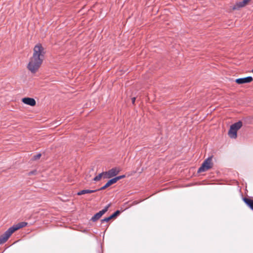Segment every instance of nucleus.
Wrapping results in <instances>:
<instances>
[{
	"label": "nucleus",
	"instance_id": "nucleus-3",
	"mask_svg": "<svg viewBox=\"0 0 253 253\" xmlns=\"http://www.w3.org/2000/svg\"><path fill=\"white\" fill-rule=\"evenodd\" d=\"M212 158L209 157L204 161L201 167L199 169L198 172H202L208 170L212 167Z\"/></svg>",
	"mask_w": 253,
	"mask_h": 253
},
{
	"label": "nucleus",
	"instance_id": "nucleus-11",
	"mask_svg": "<svg viewBox=\"0 0 253 253\" xmlns=\"http://www.w3.org/2000/svg\"><path fill=\"white\" fill-rule=\"evenodd\" d=\"M98 191L97 189L96 190H83L77 193V195L80 196L85 194H89L94 193L95 192Z\"/></svg>",
	"mask_w": 253,
	"mask_h": 253
},
{
	"label": "nucleus",
	"instance_id": "nucleus-18",
	"mask_svg": "<svg viewBox=\"0 0 253 253\" xmlns=\"http://www.w3.org/2000/svg\"><path fill=\"white\" fill-rule=\"evenodd\" d=\"M41 157V154H38L35 156H34L33 157V159L35 160H38L40 158V157Z\"/></svg>",
	"mask_w": 253,
	"mask_h": 253
},
{
	"label": "nucleus",
	"instance_id": "nucleus-7",
	"mask_svg": "<svg viewBox=\"0 0 253 253\" xmlns=\"http://www.w3.org/2000/svg\"><path fill=\"white\" fill-rule=\"evenodd\" d=\"M253 81L252 77H247L243 78L237 79L235 80L236 83L238 84H243L251 83Z\"/></svg>",
	"mask_w": 253,
	"mask_h": 253
},
{
	"label": "nucleus",
	"instance_id": "nucleus-8",
	"mask_svg": "<svg viewBox=\"0 0 253 253\" xmlns=\"http://www.w3.org/2000/svg\"><path fill=\"white\" fill-rule=\"evenodd\" d=\"M22 102L27 105L34 106L36 105V101L34 99L29 97H25L22 99Z\"/></svg>",
	"mask_w": 253,
	"mask_h": 253
},
{
	"label": "nucleus",
	"instance_id": "nucleus-12",
	"mask_svg": "<svg viewBox=\"0 0 253 253\" xmlns=\"http://www.w3.org/2000/svg\"><path fill=\"white\" fill-rule=\"evenodd\" d=\"M245 203L252 210H253V200L247 198H244L243 199Z\"/></svg>",
	"mask_w": 253,
	"mask_h": 253
},
{
	"label": "nucleus",
	"instance_id": "nucleus-5",
	"mask_svg": "<svg viewBox=\"0 0 253 253\" xmlns=\"http://www.w3.org/2000/svg\"><path fill=\"white\" fill-rule=\"evenodd\" d=\"M13 233V232L10 228L6 231L0 237V245L5 243Z\"/></svg>",
	"mask_w": 253,
	"mask_h": 253
},
{
	"label": "nucleus",
	"instance_id": "nucleus-9",
	"mask_svg": "<svg viewBox=\"0 0 253 253\" xmlns=\"http://www.w3.org/2000/svg\"><path fill=\"white\" fill-rule=\"evenodd\" d=\"M26 225V222H22L19 223L17 224L14 225L13 226L11 227L10 228L12 231L14 232L15 231L19 229L20 228L25 227Z\"/></svg>",
	"mask_w": 253,
	"mask_h": 253
},
{
	"label": "nucleus",
	"instance_id": "nucleus-6",
	"mask_svg": "<svg viewBox=\"0 0 253 253\" xmlns=\"http://www.w3.org/2000/svg\"><path fill=\"white\" fill-rule=\"evenodd\" d=\"M120 171V169L117 168H113L105 172L104 178H110L116 176Z\"/></svg>",
	"mask_w": 253,
	"mask_h": 253
},
{
	"label": "nucleus",
	"instance_id": "nucleus-15",
	"mask_svg": "<svg viewBox=\"0 0 253 253\" xmlns=\"http://www.w3.org/2000/svg\"><path fill=\"white\" fill-rule=\"evenodd\" d=\"M105 173V172H102L99 174L98 175H97L93 178V180L96 181L100 180L103 176L104 177Z\"/></svg>",
	"mask_w": 253,
	"mask_h": 253
},
{
	"label": "nucleus",
	"instance_id": "nucleus-10",
	"mask_svg": "<svg viewBox=\"0 0 253 253\" xmlns=\"http://www.w3.org/2000/svg\"><path fill=\"white\" fill-rule=\"evenodd\" d=\"M115 180H114L113 178L109 180L106 184L104 186H103V187H101L100 188L97 189V191H100V190H103L106 188H107V187H108L109 186H110V185H111L112 184H114L115 183Z\"/></svg>",
	"mask_w": 253,
	"mask_h": 253
},
{
	"label": "nucleus",
	"instance_id": "nucleus-2",
	"mask_svg": "<svg viewBox=\"0 0 253 253\" xmlns=\"http://www.w3.org/2000/svg\"><path fill=\"white\" fill-rule=\"evenodd\" d=\"M243 124L241 121H239L232 125L228 131V134L231 138L235 139L237 137V131L241 128Z\"/></svg>",
	"mask_w": 253,
	"mask_h": 253
},
{
	"label": "nucleus",
	"instance_id": "nucleus-13",
	"mask_svg": "<svg viewBox=\"0 0 253 253\" xmlns=\"http://www.w3.org/2000/svg\"><path fill=\"white\" fill-rule=\"evenodd\" d=\"M251 0H243L242 1L238 2L236 6L238 7H242L246 5Z\"/></svg>",
	"mask_w": 253,
	"mask_h": 253
},
{
	"label": "nucleus",
	"instance_id": "nucleus-20",
	"mask_svg": "<svg viewBox=\"0 0 253 253\" xmlns=\"http://www.w3.org/2000/svg\"><path fill=\"white\" fill-rule=\"evenodd\" d=\"M135 100V97H133V98H132V102L133 104L134 103Z\"/></svg>",
	"mask_w": 253,
	"mask_h": 253
},
{
	"label": "nucleus",
	"instance_id": "nucleus-16",
	"mask_svg": "<svg viewBox=\"0 0 253 253\" xmlns=\"http://www.w3.org/2000/svg\"><path fill=\"white\" fill-rule=\"evenodd\" d=\"M125 175H120L117 177H116L115 178H113L114 180H115V182H117L119 180L125 177Z\"/></svg>",
	"mask_w": 253,
	"mask_h": 253
},
{
	"label": "nucleus",
	"instance_id": "nucleus-19",
	"mask_svg": "<svg viewBox=\"0 0 253 253\" xmlns=\"http://www.w3.org/2000/svg\"><path fill=\"white\" fill-rule=\"evenodd\" d=\"M111 219L112 218H111V216H109L108 217L105 218L103 219H102V222H104V221L108 222L110 220H111Z\"/></svg>",
	"mask_w": 253,
	"mask_h": 253
},
{
	"label": "nucleus",
	"instance_id": "nucleus-1",
	"mask_svg": "<svg viewBox=\"0 0 253 253\" xmlns=\"http://www.w3.org/2000/svg\"><path fill=\"white\" fill-rule=\"evenodd\" d=\"M45 50L41 44H37L34 48L33 56L30 58L27 68L32 73H36L44 59Z\"/></svg>",
	"mask_w": 253,
	"mask_h": 253
},
{
	"label": "nucleus",
	"instance_id": "nucleus-4",
	"mask_svg": "<svg viewBox=\"0 0 253 253\" xmlns=\"http://www.w3.org/2000/svg\"><path fill=\"white\" fill-rule=\"evenodd\" d=\"M110 206V204H108L105 207L104 209L96 213L92 217L91 220L93 221H96L99 219L108 211Z\"/></svg>",
	"mask_w": 253,
	"mask_h": 253
},
{
	"label": "nucleus",
	"instance_id": "nucleus-14",
	"mask_svg": "<svg viewBox=\"0 0 253 253\" xmlns=\"http://www.w3.org/2000/svg\"><path fill=\"white\" fill-rule=\"evenodd\" d=\"M251 0H243L242 1L238 2L236 6L238 7H242L246 5Z\"/></svg>",
	"mask_w": 253,
	"mask_h": 253
},
{
	"label": "nucleus",
	"instance_id": "nucleus-17",
	"mask_svg": "<svg viewBox=\"0 0 253 253\" xmlns=\"http://www.w3.org/2000/svg\"><path fill=\"white\" fill-rule=\"evenodd\" d=\"M120 212L119 211H115L113 214L110 215L111 218H113L117 216L120 213Z\"/></svg>",
	"mask_w": 253,
	"mask_h": 253
}]
</instances>
